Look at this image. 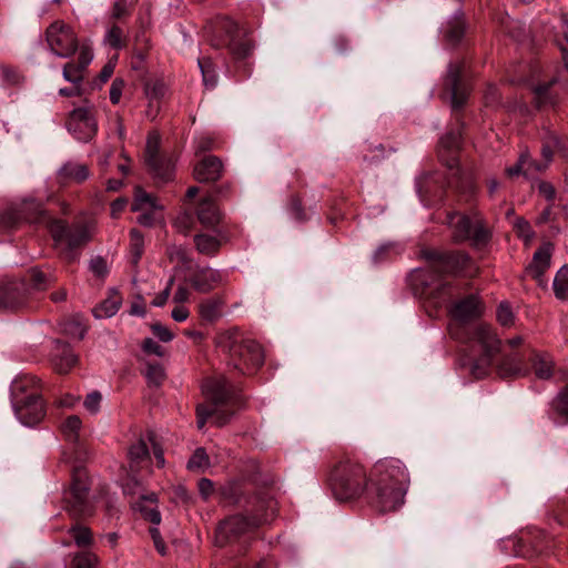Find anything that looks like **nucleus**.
Here are the masks:
<instances>
[{
	"instance_id": "nucleus-1",
	"label": "nucleus",
	"mask_w": 568,
	"mask_h": 568,
	"mask_svg": "<svg viewBox=\"0 0 568 568\" xmlns=\"http://www.w3.org/2000/svg\"><path fill=\"white\" fill-rule=\"evenodd\" d=\"M329 485L334 497L341 501L356 499L366 491L375 509L388 513L404 504L409 475L396 458L376 462L369 474L358 460L344 458L332 468Z\"/></svg>"
},
{
	"instance_id": "nucleus-2",
	"label": "nucleus",
	"mask_w": 568,
	"mask_h": 568,
	"mask_svg": "<svg viewBox=\"0 0 568 568\" xmlns=\"http://www.w3.org/2000/svg\"><path fill=\"white\" fill-rule=\"evenodd\" d=\"M202 392L209 403L196 407L199 429L204 427L209 418L217 427L226 425L234 415V407L242 404L239 387L225 375L206 378L202 384Z\"/></svg>"
},
{
	"instance_id": "nucleus-3",
	"label": "nucleus",
	"mask_w": 568,
	"mask_h": 568,
	"mask_svg": "<svg viewBox=\"0 0 568 568\" xmlns=\"http://www.w3.org/2000/svg\"><path fill=\"white\" fill-rule=\"evenodd\" d=\"M275 514V503L264 496H255L247 501L246 514L227 517L216 528L215 545L224 547L253 532L258 526L271 521Z\"/></svg>"
},
{
	"instance_id": "nucleus-4",
	"label": "nucleus",
	"mask_w": 568,
	"mask_h": 568,
	"mask_svg": "<svg viewBox=\"0 0 568 568\" xmlns=\"http://www.w3.org/2000/svg\"><path fill=\"white\" fill-rule=\"evenodd\" d=\"M430 262L429 270H415L410 275L412 284L423 286L428 294L438 293L444 284L439 280L442 273H457L462 271L468 263V256L463 252L439 253L429 252L426 254Z\"/></svg>"
},
{
	"instance_id": "nucleus-5",
	"label": "nucleus",
	"mask_w": 568,
	"mask_h": 568,
	"mask_svg": "<svg viewBox=\"0 0 568 568\" xmlns=\"http://www.w3.org/2000/svg\"><path fill=\"white\" fill-rule=\"evenodd\" d=\"M27 210L34 213V215H28L27 219L29 222H43L50 225L54 241L59 244L65 243L70 252L88 243L95 231L93 223L80 224L72 230H68L60 221H54L48 217L45 211L42 209V205L38 202H30Z\"/></svg>"
},
{
	"instance_id": "nucleus-6",
	"label": "nucleus",
	"mask_w": 568,
	"mask_h": 568,
	"mask_svg": "<svg viewBox=\"0 0 568 568\" xmlns=\"http://www.w3.org/2000/svg\"><path fill=\"white\" fill-rule=\"evenodd\" d=\"M90 478L84 467H74L71 474V484L63 491V501L67 511L74 518L92 515L93 507L89 498Z\"/></svg>"
},
{
	"instance_id": "nucleus-7",
	"label": "nucleus",
	"mask_w": 568,
	"mask_h": 568,
	"mask_svg": "<svg viewBox=\"0 0 568 568\" xmlns=\"http://www.w3.org/2000/svg\"><path fill=\"white\" fill-rule=\"evenodd\" d=\"M123 493L131 497H136L131 505L135 511H139L144 519L158 526L161 523V514L158 509V496L155 493H146L142 480L134 474L128 475L123 485Z\"/></svg>"
},
{
	"instance_id": "nucleus-8",
	"label": "nucleus",
	"mask_w": 568,
	"mask_h": 568,
	"mask_svg": "<svg viewBox=\"0 0 568 568\" xmlns=\"http://www.w3.org/2000/svg\"><path fill=\"white\" fill-rule=\"evenodd\" d=\"M448 224L457 241L471 240L476 245H480L489 239V232L478 213L471 215L453 213L448 216Z\"/></svg>"
},
{
	"instance_id": "nucleus-9",
	"label": "nucleus",
	"mask_w": 568,
	"mask_h": 568,
	"mask_svg": "<svg viewBox=\"0 0 568 568\" xmlns=\"http://www.w3.org/2000/svg\"><path fill=\"white\" fill-rule=\"evenodd\" d=\"M45 41L49 50L62 59L72 57L81 47L72 28L62 21H54L48 27Z\"/></svg>"
},
{
	"instance_id": "nucleus-10",
	"label": "nucleus",
	"mask_w": 568,
	"mask_h": 568,
	"mask_svg": "<svg viewBox=\"0 0 568 568\" xmlns=\"http://www.w3.org/2000/svg\"><path fill=\"white\" fill-rule=\"evenodd\" d=\"M68 130L79 141L85 142L91 140L98 131V124L92 111L87 106L74 109L69 116Z\"/></svg>"
},
{
	"instance_id": "nucleus-11",
	"label": "nucleus",
	"mask_w": 568,
	"mask_h": 568,
	"mask_svg": "<svg viewBox=\"0 0 568 568\" xmlns=\"http://www.w3.org/2000/svg\"><path fill=\"white\" fill-rule=\"evenodd\" d=\"M41 395V382L29 373L18 374L10 385L11 403H21L24 399Z\"/></svg>"
},
{
	"instance_id": "nucleus-12",
	"label": "nucleus",
	"mask_w": 568,
	"mask_h": 568,
	"mask_svg": "<svg viewBox=\"0 0 568 568\" xmlns=\"http://www.w3.org/2000/svg\"><path fill=\"white\" fill-rule=\"evenodd\" d=\"M17 418L26 426L39 424L45 416V406L41 395L12 404Z\"/></svg>"
},
{
	"instance_id": "nucleus-13",
	"label": "nucleus",
	"mask_w": 568,
	"mask_h": 568,
	"mask_svg": "<svg viewBox=\"0 0 568 568\" xmlns=\"http://www.w3.org/2000/svg\"><path fill=\"white\" fill-rule=\"evenodd\" d=\"M159 148H160V135L158 133H151L146 141L145 156L148 165L154 178L161 182H168L172 179L174 172V165L170 162H165V171L161 172L159 168Z\"/></svg>"
},
{
	"instance_id": "nucleus-14",
	"label": "nucleus",
	"mask_w": 568,
	"mask_h": 568,
	"mask_svg": "<svg viewBox=\"0 0 568 568\" xmlns=\"http://www.w3.org/2000/svg\"><path fill=\"white\" fill-rule=\"evenodd\" d=\"M92 60L93 52L91 47L87 43L81 44L78 61L69 62L64 65L62 71L63 79L73 84H80L83 79L82 73Z\"/></svg>"
},
{
	"instance_id": "nucleus-15",
	"label": "nucleus",
	"mask_w": 568,
	"mask_h": 568,
	"mask_svg": "<svg viewBox=\"0 0 568 568\" xmlns=\"http://www.w3.org/2000/svg\"><path fill=\"white\" fill-rule=\"evenodd\" d=\"M554 246L551 243L542 244L532 255V260L526 272L537 281H541L545 272L549 268Z\"/></svg>"
},
{
	"instance_id": "nucleus-16",
	"label": "nucleus",
	"mask_w": 568,
	"mask_h": 568,
	"mask_svg": "<svg viewBox=\"0 0 568 568\" xmlns=\"http://www.w3.org/2000/svg\"><path fill=\"white\" fill-rule=\"evenodd\" d=\"M481 312L483 304L475 295L460 300L452 308L453 317L462 323L477 318Z\"/></svg>"
},
{
	"instance_id": "nucleus-17",
	"label": "nucleus",
	"mask_w": 568,
	"mask_h": 568,
	"mask_svg": "<svg viewBox=\"0 0 568 568\" xmlns=\"http://www.w3.org/2000/svg\"><path fill=\"white\" fill-rule=\"evenodd\" d=\"M223 170L221 160L213 155L205 156L194 168V178L199 182H214L220 179Z\"/></svg>"
},
{
	"instance_id": "nucleus-18",
	"label": "nucleus",
	"mask_w": 568,
	"mask_h": 568,
	"mask_svg": "<svg viewBox=\"0 0 568 568\" xmlns=\"http://www.w3.org/2000/svg\"><path fill=\"white\" fill-rule=\"evenodd\" d=\"M495 368L500 377H516L527 374L524 357H494Z\"/></svg>"
},
{
	"instance_id": "nucleus-19",
	"label": "nucleus",
	"mask_w": 568,
	"mask_h": 568,
	"mask_svg": "<svg viewBox=\"0 0 568 568\" xmlns=\"http://www.w3.org/2000/svg\"><path fill=\"white\" fill-rule=\"evenodd\" d=\"M458 367L469 372L475 378H483L488 375L491 367H495L494 357H459Z\"/></svg>"
},
{
	"instance_id": "nucleus-20",
	"label": "nucleus",
	"mask_w": 568,
	"mask_h": 568,
	"mask_svg": "<svg viewBox=\"0 0 568 568\" xmlns=\"http://www.w3.org/2000/svg\"><path fill=\"white\" fill-rule=\"evenodd\" d=\"M58 176L61 182L81 183L90 176L89 169L85 164L74 161L64 163L58 170Z\"/></svg>"
},
{
	"instance_id": "nucleus-21",
	"label": "nucleus",
	"mask_w": 568,
	"mask_h": 568,
	"mask_svg": "<svg viewBox=\"0 0 568 568\" xmlns=\"http://www.w3.org/2000/svg\"><path fill=\"white\" fill-rule=\"evenodd\" d=\"M223 275L220 271L206 267L202 268L192 278V285L200 292H209L220 284Z\"/></svg>"
},
{
	"instance_id": "nucleus-22",
	"label": "nucleus",
	"mask_w": 568,
	"mask_h": 568,
	"mask_svg": "<svg viewBox=\"0 0 568 568\" xmlns=\"http://www.w3.org/2000/svg\"><path fill=\"white\" fill-rule=\"evenodd\" d=\"M82 420L77 415L68 416L60 425V432L65 442L81 447Z\"/></svg>"
},
{
	"instance_id": "nucleus-23",
	"label": "nucleus",
	"mask_w": 568,
	"mask_h": 568,
	"mask_svg": "<svg viewBox=\"0 0 568 568\" xmlns=\"http://www.w3.org/2000/svg\"><path fill=\"white\" fill-rule=\"evenodd\" d=\"M264 364L263 357H231L227 367L239 375H254Z\"/></svg>"
},
{
	"instance_id": "nucleus-24",
	"label": "nucleus",
	"mask_w": 568,
	"mask_h": 568,
	"mask_svg": "<svg viewBox=\"0 0 568 568\" xmlns=\"http://www.w3.org/2000/svg\"><path fill=\"white\" fill-rule=\"evenodd\" d=\"M199 221L205 226H214L220 222L221 215L211 196L202 199L196 210Z\"/></svg>"
},
{
	"instance_id": "nucleus-25",
	"label": "nucleus",
	"mask_w": 568,
	"mask_h": 568,
	"mask_svg": "<svg viewBox=\"0 0 568 568\" xmlns=\"http://www.w3.org/2000/svg\"><path fill=\"white\" fill-rule=\"evenodd\" d=\"M443 32L447 41L457 43L465 33V22L462 11H456L444 24Z\"/></svg>"
},
{
	"instance_id": "nucleus-26",
	"label": "nucleus",
	"mask_w": 568,
	"mask_h": 568,
	"mask_svg": "<svg viewBox=\"0 0 568 568\" xmlns=\"http://www.w3.org/2000/svg\"><path fill=\"white\" fill-rule=\"evenodd\" d=\"M565 144L559 138V135L554 131H545V134L542 135V148H541V154L545 160L544 164L546 166L551 161L554 152L556 150H564Z\"/></svg>"
},
{
	"instance_id": "nucleus-27",
	"label": "nucleus",
	"mask_w": 568,
	"mask_h": 568,
	"mask_svg": "<svg viewBox=\"0 0 568 568\" xmlns=\"http://www.w3.org/2000/svg\"><path fill=\"white\" fill-rule=\"evenodd\" d=\"M122 303V297L118 292H113L99 306L93 310L95 318H108L116 314Z\"/></svg>"
},
{
	"instance_id": "nucleus-28",
	"label": "nucleus",
	"mask_w": 568,
	"mask_h": 568,
	"mask_svg": "<svg viewBox=\"0 0 568 568\" xmlns=\"http://www.w3.org/2000/svg\"><path fill=\"white\" fill-rule=\"evenodd\" d=\"M128 456L130 460V470L135 473L140 464L149 458L146 442L141 438L136 443L132 444L129 448Z\"/></svg>"
},
{
	"instance_id": "nucleus-29",
	"label": "nucleus",
	"mask_w": 568,
	"mask_h": 568,
	"mask_svg": "<svg viewBox=\"0 0 568 568\" xmlns=\"http://www.w3.org/2000/svg\"><path fill=\"white\" fill-rule=\"evenodd\" d=\"M194 243L197 252L204 255L215 254L221 246V241L217 236L206 233L195 235Z\"/></svg>"
},
{
	"instance_id": "nucleus-30",
	"label": "nucleus",
	"mask_w": 568,
	"mask_h": 568,
	"mask_svg": "<svg viewBox=\"0 0 568 568\" xmlns=\"http://www.w3.org/2000/svg\"><path fill=\"white\" fill-rule=\"evenodd\" d=\"M145 210H162L156 200L143 189L136 187L134 194V203L132 204V211H145Z\"/></svg>"
},
{
	"instance_id": "nucleus-31",
	"label": "nucleus",
	"mask_w": 568,
	"mask_h": 568,
	"mask_svg": "<svg viewBox=\"0 0 568 568\" xmlns=\"http://www.w3.org/2000/svg\"><path fill=\"white\" fill-rule=\"evenodd\" d=\"M555 296L558 300H568V264L561 266L554 278L552 283Z\"/></svg>"
},
{
	"instance_id": "nucleus-32",
	"label": "nucleus",
	"mask_w": 568,
	"mask_h": 568,
	"mask_svg": "<svg viewBox=\"0 0 568 568\" xmlns=\"http://www.w3.org/2000/svg\"><path fill=\"white\" fill-rule=\"evenodd\" d=\"M219 495H220L221 499H223L224 501H226L231 505H236L242 499L243 490H242L240 483L230 481V483H226L225 485H223L219 489Z\"/></svg>"
},
{
	"instance_id": "nucleus-33",
	"label": "nucleus",
	"mask_w": 568,
	"mask_h": 568,
	"mask_svg": "<svg viewBox=\"0 0 568 568\" xmlns=\"http://www.w3.org/2000/svg\"><path fill=\"white\" fill-rule=\"evenodd\" d=\"M145 378L149 384L159 386L163 383L165 378V369L162 364L156 361H149L145 363V368L143 371Z\"/></svg>"
},
{
	"instance_id": "nucleus-34",
	"label": "nucleus",
	"mask_w": 568,
	"mask_h": 568,
	"mask_svg": "<svg viewBox=\"0 0 568 568\" xmlns=\"http://www.w3.org/2000/svg\"><path fill=\"white\" fill-rule=\"evenodd\" d=\"M68 532L78 547H87L92 542L91 530L85 526L79 524L72 525L68 529Z\"/></svg>"
},
{
	"instance_id": "nucleus-35",
	"label": "nucleus",
	"mask_w": 568,
	"mask_h": 568,
	"mask_svg": "<svg viewBox=\"0 0 568 568\" xmlns=\"http://www.w3.org/2000/svg\"><path fill=\"white\" fill-rule=\"evenodd\" d=\"M144 92L149 99L150 108H153V104L164 97L166 87L161 80H152L145 83Z\"/></svg>"
},
{
	"instance_id": "nucleus-36",
	"label": "nucleus",
	"mask_w": 568,
	"mask_h": 568,
	"mask_svg": "<svg viewBox=\"0 0 568 568\" xmlns=\"http://www.w3.org/2000/svg\"><path fill=\"white\" fill-rule=\"evenodd\" d=\"M550 405L554 413L568 420V381L565 387L551 400Z\"/></svg>"
},
{
	"instance_id": "nucleus-37",
	"label": "nucleus",
	"mask_w": 568,
	"mask_h": 568,
	"mask_svg": "<svg viewBox=\"0 0 568 568\" xmlns=\"http://www.w3.org/2000/svg\"><path fill=\"white\" fill-rule=\"evenodd\" d=\"M531 365L538 378L547 379L552 375L554 363L551 357H532Z\"/></svg>"
},
{
	"instance_id": "nucleus-38",
	"label": "nucleus",
	"mask_w": 568,
	"mask_h": 568,
	"mask_svg": "<svg viewBox=\"0 0 568 568\" xmlns=\"http://www.w3.org/2000/svg\"><path fill=\"white\" fill-rule=\"evenodd\" d=\"M197 65L202 73L203 83L205 88L213 89L217 83V77L215 70L212 65V62L209 59H200L197 60Z\"/></svg>"
},
{
	"instance_id": "nucleus-39",
	"label": "nucleus",
	"mask_w": 568,
	"mask_h": 568,
	"mask_svg": "<svg viewBox=\"0 0 568 568\" xmlns=\"http://www.w3.org/2000/svg\"><path fill=\"white\" fill-rule=\"evenodd\" d=\"M209 467H210V458H209L205 449L202 447L196 448L187 462V469H190L192 471H195V470L203 471Z\"/></svg>"
},
{
	"instance_id": "nucleus-40",
	"label": "nucleus",
	"mask_w": 568,
	"mask_h": 568,
	"mask_svg": "<svg viewBox=\"0 0 568 568\" xmlns=\"http://www.w3.org/2000/svg\"><path fill=\"white\" fill-rule=\"evenodd\" d=\"M144 247L143 235L138 230L131 231L130 255L133 264H136L142 256Z\"/></svg>"
},
{
	"instance_id": "nucleus-41",
	"label": "nucleus",
	"mask_w": 568,
	"mask_h": 568,
	"mask_svg": "<svg viewBox=\"0 0 568 568\" xmlns=\"http://www.w3.org/2000/svg\"><path fill=\"white\" fill-rule=\"evenodd\" d=\"M513 227L516 231L517 235L525 241L526 244H529L535 237V233L529 224L523 217H516L513 222Z\"/></svg>"
},
{
	"instance_id": "nucleus-42",
	"label": "nucleus",
	"mask_w": 568,
	"mask_h": 568,
	"mask_svg": "<svg viewBox=\"0 0 568 568\" xmlns=\"http://www.w3.org/2000/svg\"><path fill=\"white\" fill-rule=\"evenodd\" d=\"M97 564L98 558L94 554L83 551L73 557L70 568H95Z\"/></svg>"
},
{
	"instance_id": "nucleus-43",
	"label": "nucleus",
	"mask_w": 568,
	"mask_h": 568,
	"mask_svg": "<svg viewBox=\"0 0 568 568\" xmlns=\"http://www.w3.org/2000/svg\"><path fill=\"white\" fill-rule=\"evenodd\" d=\"M399 253V245L396 243L387 242L381 244L373 253V261L375 263L383 262L384 260L392 256V254Z\"/></svg>"
},
{
	"instance_id": "nucleus-44",
	"label": "nucleus",
	"mask_w": 568,
	"mask_h": 568,
	"mask_svg": "<svg viewBox=\"0 0 568 568\" xmlns=\"http://www.w3.org/2000/svg\"><path fill=\"white\" fill-rule=\"evenodd\" d=\"M530 162V155L528 153H523L517 163L514 166L507 169V174L510 176L523 174L526 178H531V170L526 166Z\"/></svg>"
},
{
	"instance_id": "nucleus-45",
	"label": "nucleus",
	"mask_w": 568,
	"mask_h": 568,
	"mask_svg": "<svg viewBox=\"0 0 568 568\" xmlns=\"http://www.w3.org/2000/svg\"><path fill=\"white\" fill-rule=\"evenodd\" d=\"M479 339L487 353L499 351L500 342L490 329L481 328L479 331Z\"/></svg>"
},
{
	"instance_id": "nucleus-46",
	"label": "nucleus",
	"mask_w": 568,
	"mask_h": 568,
	"mask_svg": "<svg viewBox=\"0 0 568 568\" xmlns=\"http://www.w3.org/2000/svg\"><path fill=\"white\" fill-rule=\"evenodd\" d=\"M78 363V357H51V367L59 374L69 373Z\"/></svg>"
},
{
	"instance_id": "nucleus-47",
	"label": "nucleus",
	"mask_w": 568,
	"mask_h": 568,
	"mask_svg": "<svg viewBox=\"0 0 568 568\" xmlns=\"http://www.w3.org/2000/svg\"><path fill=\"white\" fill-rule=\"evenodd\" d=\"M104 44L113 48V49H121L123 47V31L116 27L113 26L110 28L103 39Z\"/></svg>"
},
{
	"instance_id": "nucleus-48",
	"label": "nucleus",
	"mask_w": 568,
	"mask_h": 568,
	"mask_svg": "<svg viewBox=\"0 0 568 568\" xmlns=\"http://www.w3.org/2000/svg\"><path fill=\"white\" fill-rule=\"evenodd\" d=\"M168 256L171 262L185 265L190 262L187 251L182 245L172 244L166 250Z\"/></svg>"
},
{
	"instance_id": "nucleus-49",
	"label": "nucleus",
	"mask_w": 568,
	"mask_h": 568,
	"mask_svg": "<svg viewBox=\"0 0 568 568\" xmlns=\"http://www.w3.org/2000/svg\"><path fill=\"white\" fill-rule=\"evenodd\" d=\"M200 308L205 320L213 321L220 315L221 302L217 300H206L201 304Z\"/></svg>"
},
{
	"instance_id": "nucleus-50",
	"label": "nucleus",
	"mask_w": 568,
	"mask_h": 568,
	"mask_svg": "<svg viewBox=\"0 0 568 568\" xmlns=\"http://www.w3.org/2000/svg\"><path fill=\"white\" fill-rule=\"evenodd\" d=\"M460 133L452 131L440 138L439 146L446 151H455L459 148Z\"/></svg>"
},
{
	"instance_id": "nucleus-51",
	"label": "nucleus",
	"mask_w": 568,
	"mask_h": 568,
	"mask_svg": "<svg viewBox=\"0 0 568 568\" xmlns=\"http://www.w3.org/2000/svg\"><path fill=\"white\" fill-rule=\"evenodd\" d=\"M450 82L453 85L452 89V106L454 109L460 108L466 101V94L464 92H459L457 87V75L450 71Z\"/></svg>"
},
{
	"instance_id": "nucleus-52",
	"label": "nucleus",
	"mask_w": 568,
	"mask_h": 568,
	"mask_svg": "<svg viewBox=\"0 0 568 568\" xmlns=\"http://www.w3.org/2000/svg\"><path fill=\"white\" fill-rule=\"evenodd\" d=\"M230 49L237 58H245L251 53L252 45L248 41H240L233 37L230 42Z\"/></svg>"
},
{
	"instance_id": "nucleus-53",
	"label": "nucleus",
	"mask_w": 568,
	"mask_h": 568,
	"mask_svg": "<svg viewBox=\"0 0 568 568\" xmlns=\"http://www.w3.org/2000/svg\"><path fill=\"white\" fill-rule=\"evenodd\" d=\"M101 402L102 395L95 390L87 395L83 405L88 412L97 414L100 410Z\"/></svg>"
},
{
	"instance_id": "nucleus-54",
	"label": "nucleus",
	"mask_w": 568,
	"mask_h": 568,
	"mask_svg": "<svg viewBox=\"0 0 568 568\" xmlns=\"http://www.w3.org/2000/svg\"><path fill=\"white\" fill-rule=\"evenodd\" d=\"M497 320L503 326H510L514 323V313L508 304L501 303L499 305Z\"/></svg>"
},
{
	"instance_id": "nucleus-55",
	"label": "nucleus",
	"mask_w": 568,
	"mask_h": 568,
	"mask_svg": "<svg viewBox=\"0 0 568 568\" xmlns=\"http://www.w3.org/2000/svg\"><path fill=\"white\" fill-rule=\"evenodd\" d=\"M90 270L94 275L103 277L108 273L106 262L104 258L97 256L90 261Z\"/></svg>"
},
{
	"instance_id": "nucleus-56",
	"label": "nucleus",
	"mask_w": 568,
	"mask_h": 568,
	"mask_svg": "<svg viewBox=\"0 0 568 568\" xmlns=\"http://www.w3.org/2000/svg\"><path fill=\"white\" fill-rule=\"evenodd\" d=\"M148 440L152 444V449L156 464L159 467H163L165 464L164 453L162 447L155 442V435L153 433L148 434Z\"/></svg>"
},
{
	"instance_id": "nucleus-57",
	"label": "nucleus",
	"mask_w": 568,
	"mask_h": 568,
	"mask_svg": "<svg viewBox=\"0 0 568 568\" xmlns=\"http://www.w3.org/2000/svg\"><path fill=\"white\" fill-rule=\"evenodd\" d=\"M173 282H174V278L170 277L164 290L152 301L153 306L161 307L166 303V301L169 300L170 294H171V288H172Z\"/></svg>"
},
{
	"instance_id": "nucleus-58",
	"label": "nucleus",
	"mask_w": 568,
	"mask_h": 568,
	"mask_svg": "<svg viewBox=\"0 0 568 568\" xmlns=\"http://www.w3.org/2000/svg\"><path fill=\"white\" fill-rule=\"evenodd\" d=\"M124 88V81L122 79H115L113 80L111 88H110V100L113 104L119 103L122 90Z\"/></svg>"
},
{
	"instance_id": "nucleus-59",
	"label": "nucleus",
	"mask_w": 568,
	"mask_h": 568,
	"mask_svg": "<svg viewBox=\"0 0 568 568\" xmlns=\"http://www.w3.org/2000/svg\"><path fill=\"white\" fill-rule=\"evenodd\" d=\"M197 488L203 499L207 500L214 491V484L209 478H202L199 480Z\"/></svg>"
},
{
	"instance_id": "nucleus-60",
	"label": "nucleus",
	"mask_w": 568,
	"mask_h": 568,
	"mask_svg": "<svg viewBox=\"0 0 568 568\" xmlns=\"http://www.w3.org/2000/svg\"><path fill=\"white\" fill-rule=\"evenodd\" d=\"M241 352H246L251 355H258V354L265 353V349L263 348V346L260 343H257L253 339H245L242 343Z\"/></svg>"
},
{
	"instance_id": "nucleus-61",
	"label": "nucleus",
	"mask_w": 568,
	"mask_h": 568,
	"mask_svg": "<svg viewBox=\"0 0 568 568\" xmlns=\"http://www.w3.org/2000/svg\"><path fill=\"white\" fill-rule=\"evenodd\" d=\"M150 535H151V538L154 542V547L156 548V550L159 551V554H161L162 556H164L166 554V546L161 537V534H160V530L158 527H151L150 528Z\"/></svg>"
},
{
	"instance_id": "nucleus-62",
	"label": "nucleus",
	"mask_w": 568,
	"mask_h": 568,
	"mask_svg": "<svg viewBox=\"0 0 568 568\" xmlns=\"http://www.w3.org/2000/svg\"><path fill=\"white\" fill-rule=\"evenodd\" d=\"M192 222V216L187 213H183L176 217L174 225L180 232L187 233Z\"/></svg>"
},
{
	"instance_id": "nucleus-63",
	"label": "nucleus",
	"mask_w": 568,
	"mask_h": 568,
	"mask_svg": "<svg viewBox=\"0 0 568 568\" xmlns=\"http://www.w3.org/2000/svg\"><path fill=\"white\" fill-rule=\"evenodd\" d=\"M153 334L162 342H170L173 337L172 333L166 327L161 325L153 326Z\"/></svg>"
},
{
	"instance_id": "nucleus-64",
	"label": "nucleus",
	"mask_w": 568,
	"mask_h": 568,
	"mask_svg": "<svg viewBox=\"0 0 568 568\" xmlns=\"http://www.w3.org/2000/svg\"><path fill=\"white\" fill-rule=\"evenodd\" d=\"M143 349L152 355H162L161 346L152 338L144 339Z\"/></svg>"
}]
</instances>
